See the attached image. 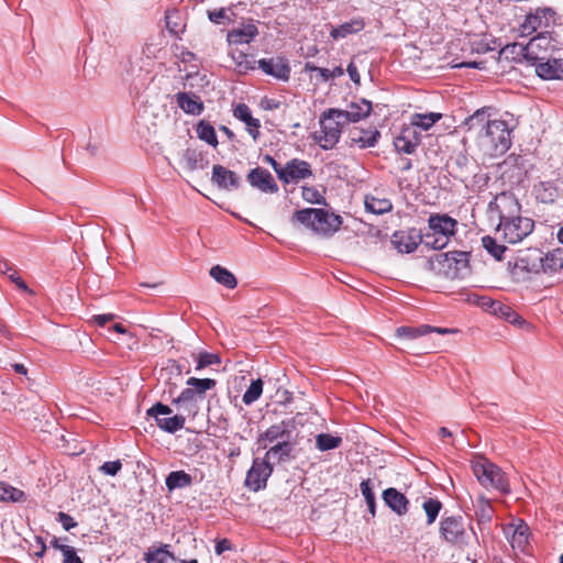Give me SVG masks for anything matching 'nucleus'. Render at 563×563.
Returning <instances> with one entry per match:
<instances>
[{"mask_svg":"<svg viewBox=\"0 0 563 563\" xmlns=\"http://www.w3.org/2000/svg\"><path fill=\"white\" fill-rule=\"evenodd\" d=\"M494 512L495 510L488 499L484 497L477 499L475 506V518L482 531L487 525L490 523Z\"/></svg>","mask_w":563,"mask_h":563,"instance_id":"nucleus-39","label":"nucleus"},{"mask_svg":"<svg viewBox=\"0 0 563 563\" xmlns=\"http://www.w3.org/2000/svg\"><path fill=\"white\" fill-rule=\"evenodd\" d=\"M261 68L266 75L280 80H288L290 76V67L284 57L262 58L258 62Z\"/></svg>","mask_w":563,"mask_h":563,"instance_id":"nucleus-23","label":"nucleus"},{"mask_svg":"<svg viewBox=\"0 0 563 563\" xmlns=\"http://www.w3.org/2000/svg\"><path fill=\"white\" fill-rule=\"evenodd\" d=\"M503 530L514 550L526 551L529 544V527L523 521H520L518 525L508 523Z\"/></svg>","mask_w":563,"mask_h":563,"instance_id":"nucleus-19","label":"nucleus"},{"mask_svg":"<svg viewBox=\"0 0 563 563\" xmlns=\"http://www.w3.org/2000/svg\"><path fill=\"white\" fill-rule=\"evenodd\" d=\"M342 217L324 209H317L313 232L323 236H332L342 225Z\"/></svg>","mask_w":563,"mask_h":563,"instance_id":"nucleus-17","label":"nucleus"},{"mask_svg":"<svg viewBox=\"0 0 563 563\" xmlns=\"http://www.w3.org/2000/svg\"><path fill=\"white\" fill-rule=\"evenodd\" d=\"M472 471L484 488H493L503 495L510 493L509 481L505 472L486 457L482 455L474 457Z\"/></svg>","mask_w":563,"mask_h":563,"instance_id":"nucleus-3","label":"nucleus"},{"mask_svg":"<svg viewBox=\"0 0 563 563\" xmlns=\"http://www.w3.org/2000/svg\"><path fill=\"white\" fill-rule=\"evenodd\" d=\"M9 279L22 291L33 295V290L29 288L25 282L19 276L18 271H13L12 274L9 275Z\"/></svg>","mask_w":563,"mask_h":563,"instance_id":"nucleus-62","label":"nucleus"},{"mask_svg":"<svg viewBox=\"0 0 563 563\" xmlns=\"http://www.w3.org/2000/svg\"><path fill=\"white\" fill-rule=\"evenodd\" d=\"M175 98L178 107L187 114L199 115L205 109L203 102L194 93L177 92Z\"/></svg>","mask_w":563,"mask_h":563,"instance_id":"nucleus-32","label":"nucleus"},{"mask_svg":"<svg viewBox=\"0 0 563 563\" xmlns=\"http://www.w3.org/2000/svg\"><path fill=\"white\" fill-rule=\"evenodd\" d=\"M316 213H317V209H314V208L301 209V210L296 211L292 214L291 221L298 222L313 231Z\"/></svg>","mask_w":563,"mask_h":563,"instance_id":"nucleus-50","label":"nucleus"},{"mask_svg":"<svg viewBox=\"0 0 563 563\" xmlns=\"http://www.w3.org/2000/svg\"><path fill=\"white\" fill-rule=\"evenodd\" d=\"M541 273L553 275L563 269V249H555L551 252H543Z\"/></svg>","mask_w":563,"mask_h":563,"instance_id":"nucleus-35","label":"nucleus"},{"mask_svg":"<svg viewBox=\"0 0 563 563\" xmlns=\"http://www.w3.org/2000/svg\"><path fill=\"white\" fill-rule=\"evenodd\" d=\"M199 399H202L200 395H198L192 387L187 386L177 398L173 399V404L195 417L198 413L197 402Z\"/></svg>","mask_w":563,"mask_h":563,"instance_id":"nucleus-33","label":"nucleus"},{"mask_svg":"<svg viewBox=\"0 0 563 563\" xmlns=\"http://www.w3.org/2000/svg\"><path fill=\"white\" fill-rule=\"evenodd\" d=\"M321 133L314 132L312 134L322 150H332L340 141L342 128L345 125L342 119L336 118V114H328V110L323 111L319 118Z\"/></svg>","mask_w":563,"mask_h":563,"instance_id":"nucleus-4","label":"nucleus"},{"mask_svg":"<svg viewBox=\"0 0 563 563\" xmlns=\"http://www.w3.org/2000/svg\"><path fill=\"white\" fill-rule=\"evenodd\" d=\"M441 118L442 114L438 112L415 113L411 117V125L420 128L423 131H428Z\"/></svg>","mask_w":563,"mask_h":563,"instance_id":"nucleus-46","label":"nucleus"},{"mask_svg":"<svg viewBox=\"0 0 563 563\" xmlns=\"http://www.w3.org/2000/svg\"><path fill=\"white\" fill-rule=\"evenodd\" d=\"M211 181L221 190H234L241 186V177L227 167L216 164L212 167Z\"/></svg>","mask_w":563,"mask_h":563,"instance_id":"nucleus-21","label":"nucleus"},{"mask_svg":"<svg viewBox=\"0 0 563 563\" xmlns=\"http://www.w3.org/2000/svg\"><path fill=\"white\" fill-rule=\"evenodd\" d=\"M379 137L380 132L376 128L361 129L355 126L349 132L350 146H358L360 148L374 147Z\"/></svg>","mask_w":563,"mask_h":563,"instance_id":"nucleus-25","label":"nucleus"},{"mask_svg":"<svg viewBox=\"0 0 563 563\" xmlns=\"http://www.w3.org/2000/svg\"><path fill=\"white\" fill-rule=\"evenodd\" d=\"M186 168L190 172L196 169H203L208 162H203L202 152L195 148H187L181 157Z\"/></svg>","mask_w":563,"mask_h":563,"instance_id":"nucleus-41","label":"nucleus"},{"mask_svg":"<svg viewBox=\"0 0 563 563\" xmlns=\"http://www.w3.org/2000/svg\"><path fill=\"white\" fill-rule=\"evenodd\" d=\"M364 20L362 18H355L338 26H331L330 36L333 40L338 41L351 34H356L361 32L364 29Z\"/></svg>","mask_w":563,"mask_h":563,"instance_id":"nucleus-34","label":"nucleus"},{"mask_svg":"<svg viewBox=\"0 0 563 563\" xmlns=\"http://www.w3.org/2000/svg\"><path fill=\"white\" fill-rule=\"evenodd\" d=\"M420 143V135L412 128H404L394 140V146L398 153L412 154Z\"/></svg>","mask_w":563,"mask_h":563,"instance_id":"nucleus-29","label":"nucleus"},{"mask_svg":"<svg viewBox=\"0 0 563 563\" xmlns=\"http://www.w3.org/2000/svg\"><path fill=\"white\" fill-rule=\"evenodd\" d=\"M454 331L455 330H451L448 328H437V327L422 324L419 327H399L396 329L395 336L400 340L412 341L420 336L427 335L431 332L445 334V333H451Z\"/></svg>","mask_w":563,"mask_h":563,"instance_id":"nucleus-26","label":"nucleus"},{"mask_svg":"<svg viewBox=\"0 0 563 563\" xmlns=\"http://www.w3.org/2000/svg\"><path fill=\"white\" fill-rule=\"evenodd\" d=\"M521 206L512 192L503 191L488 203L490 219L496 216L499 223L520 216Z\"/></svg>","mask_w":563,"mask_h":563,"instance_id":"nucleus-9","label":"nucleus"},{"mask_svg":"<svg viewBox=\"0 0 563 563\" xmlns=\"http://www.w3.org/2000/svg\"><path fill=\"white\" fill-rule=\"evenodd\" d=\"M536 74L544 80L563 79V58H551L538 60L534 65Z\"/></svg>","mask_w":563,"mask_h":563,"instance_id":"nucleus-24","label":"nucleus"},{"mask_svg":"<svg viewBox=\"0 0 563 563\" xmlns=\"http://www.w3.org/2000/svg\"><path fill=\"white\" fill-rule=\"evenodd\" d=\"M342 444V438L330 433H320L316 437V446L319 451H329L339 448Z\"/></svg>","mask_w":563,"mask_h":563,"instance_id":"nucleus-49","label":"nucleus"},{"mask_svg":"<svg viewBox=\"0 0 563 563\" xmlns=\"http://www.w3.org/2000/svg\"><path fill=\"white\" fill-rule=\"evenodd\" d=\"M122 468V463L120 460L104 462L99 471L106 475L115 476Z\"/></svg>","mask_w":563,"mask_h":563,"instance_id":"nucleus-60","label":"nucleus"},{"mask_svg":"<svg viewBox=\"0 0 563 563\" xmlns=\"http://www.w3.org/2000/svg\"><path fill=\"white\" fill-rule=\"evenodd\" d=\"M0 500L21 503L25 500V493L19 488H15L9 484L2 483L0 485Z\"/></svg>","mask_w":563,"mask_h":563,"instance_id":"nucleus-48","label":"nucleus"},{"mask_svg":"<svg viewBox=\"0 0 563 563\" xmlns=\"http://www.w3.org/2000/svg\"><path fill=\"white\" fill-rule=\"evenodd\" d=\"M63 563H84L81 559L77 555L74 548L65 549V555Z\"/></svg>","mask_w":563,"mask_h":563,"instance_id":"nucleus-64","label":"nucleus"},{"mask_svg":"<svg viewBox=\"0 0 563 563\" xmlns=\"http://www.w3.org/2000/svg\"><path fill=\"white\" fill-rule=\"evenodd\" d=\"M423 235L420 231L412 228L409 230L396 231L391 235V244L400 253H412L417 250L419 244L423 245Z\"/></svg>","mask_w":563,"mask_h":563,"instance_id":"nucleus-15","label":"nucleus"},{"mask_svg":"<svg viewBox=\"0 0 563 563\" xmlns=\"http://www.w3.org/2000/svg\"><path fill=\"white\" fill-rule=\"evenodd\" d=\"M297 443L298 438L286 441H278V443H274L268 448L264 457L268 462H271V460L274 461V463L289 462L296 457L294 451Z\"/></svg>","mask_w":563,"mask_h":563,"instance_id":"nucleus-20","label":"nucleus"},{"mask_svg":"<svg viewBox=\"0 0 563 563\" xmlns=\"http://www.w3.org/2000/svg\"><path fill=\"white\" fill-rule=\"evenodd\" d=\"M372 111V102L366 99H361L358 102H352L346 110L330 108L328 114H336V118L342 119L345 124L350 122H358L367 118Z\"/></svg>","mask_w":563,"mask_h":563,"instance_id":"nucleus-16","label":"nucleus"},{"mask_svg":"<svg viewBox=\"0 0 563 563\" xmlns=\"http://www.w3.org/2000/svg\"><path fill=\"white\" fill-rule=\"evenodd\" d=\"M383 500L398 516H404L408 512L409 500L408 498L394 487H389L383 492Z\"/></svg>","mask_w":563,"mask_h":563,"instance_id":"nucleus-30","label":"nucleus"},{"mask_svg":"<svg viewBox=\"0 0 563 563\" xmlns=\"http://www.w3.org/2000/svg\"><path fill=\"white\" fill-rule=\"evenodd\" d=\"M484 249L497 261L503 258L504 253L507 251L505 245L498 244L495 238L486 235L482 239Z\"/></svg>","mask_w":563,"mask_h":563,"instance_id":"nucleus-53","label":"nucleus"},{"mask_svg":"<svg viewBox=\"0 0 563 563\" xmlns=\"http://www.w3.org/2000/svg\"><path fill=\"white\" fill-rule=\"evenodd\" d=\"M257 34L256 24L250 21L230 30L227 34V41L230 45L249 44Z\"/></svg>","mask_w":563,"mask_h":563,"instance_id":"nucleus-28","label":"nucleus"},{"mask_svg":"<svg viewBox=\"0 0 563 563\" xmlns=\"http://www.w3.org/2000/svg\"><path fill=\"white\" fill-rule=\"evenodd\" d=\"M209 274L217 283L223 285L229 289H233L238 285L235 276L229 269L221 265L212 266Z\"/></svg>","mask_w":563,"mask_h":563,"instance_id":"nucleus-40","label":"nucleus"},{"mask_svg":"<svg viewBox=\"0 0 563 563\" xmlns=\"http://www.w3.org/2000/svg\"><path fill=\"white\" fill-rule=\"evenodd\" d=\"M499 56L506 59H516L521 56L526 59V45L519 43L507 44L499 51Z\"/></svg>","mask_w":563,"mask_h":563,"instance_id":"nucleus-55","label":"nucleus"},{"mask_svg":"<svg viewBox=\"0 0 563 563\" xmlns=\"http://www.w3.org/2000/svg\"><path fill=\"white\" fill-rule=\"evenodd\" d=\"M428 267L437 275L448 279H463L471 274L470 253L452 251L430 256Z\"/></svg>","mask_w":563,"mask_h":563,"instance_id":"nucleus-1","label":"nucleus"},{"mask_svg":"<svg viewBox=\"0 0 563 563\" xmlns=\"http://www.w3.org/2000/svg\"><path fill=\"white\" fill-rule=\"evenodd\" d=\"M263 391V382L261 378L252 380L245 393L243 394L242 400L245 405H251L256 401Z\"/></svg>","mask_w":563,"mask_h":563,"instance_id":"nucleus-54","label":"nucleus"},{"mask_svg":"<svg viewBox=\"0 0 563 563\" xmlns=\"http://www.w3.org/2000/svg\"><path fill=\"white\" fill-rule=\"evenodd\" d=\"M221 363L220 355L217 353L200 352L197 356V371H201L212 365H219Z\"/></svg>","mask_w":563,"mask_h":563,"instance_id":"nucleus-56","label":"nucleus"},{"mask_svg":"<svg viewBox=\"0 0 563 563\" xmlns=\"http://www.w3.org/2000/svg\"><path fill=\"white\" fill-rule=\"evenodd\" d=\"M510 133L506 121L493 120L486 125L483 136L487 139L496 153L504 154L511 145Z\"/></svg>","mask_w":563,"mask_h":563,"instance_id":"nucleus-10","label":"nucleus"},{"mask_svg":"<svg viewBox=\"0 0 563 563\" xmlns=\"http://www.w3.org/2000/svg\"><path fill=\"white\" fill-rule=\"evenodd\" d=\"M556 18L558 14L552 8H538L534 12L526 15L520 24V30L522 34L530 35L539 27H549L551 24H555Z\"/></svg>","mask_w":563,"mask_h":563,"instance_id":"nucleus-12","label":"nucleus"},{"mask_svg":"<svg viewBox=\"0 0 563 563\" xmlns=\"http://www.w3.org/2000/svg\"><path fill=\"white\" fill-rule=\"evenodd\" d=\"M169 544H162L161 547L152 545L145 552L143 560L146 563H169L175 561L174 553L169 551Z\"/></svg>","mask_w":563,"mask_h":563,"instance_id":"nucleus-36","label":"nucleus"},{"mask_svg":"<svg viewBox=\"0 0 563 563\" xmlns=\"http://www.w3.org/2000/svg\"><path fill=\"white\" fill-rule=\"evenodd\" d=\"M534 228V222L530 218L518 216L503 223H498L496 234L510 244L518 243L528 236Z\"/></svg>","mask_w":563,"mask_h":563,"instance_id":"nucleus-8","label":"nucleus"},{"mask_svg":"<svg viewBox=\"0 0 563 563\" xmlns=\"http://www.w3.org/2000/svg\"><path fill=\"white\" fill-rule=\"evenodd\" d=\"M439 532L441 538L450 544H460L464 542L466 530L462 516L442 517Z\"/></svg>","mask_w":563,"mask_h":563,"instance_id":"nucleus-13","label":"nucleus"},{"mask_svg":"<svg viewBox=\"0 0 563 563\" xmlns=\"http://www.w3.org/2000/svg\"><path fill=\"white\" fill-rule=\"evenodd\" d=\"M366 211L374 214H384L393 209V203L386 198H376L374 196L365 197Z\"/></svg>","mask_w":563,"mask_h":563,"instance_id":"nucleus-44","label":"nucleus"},{"mask_svg":"<svg viewBox=\"0 0 563 563\" xmlns=\"http://www.w3.org/2000/svg\"><path fill=\"white\" fill-rule=\"evenodd\" d=\"M475 303L482 307L485 311L495 314L511 324H521L523 320L521 317L514 311L509 306L504 305L500 301L494 300L487 296L476 297Z\"/></svg>","mask_w":563,"mask_h":563,"instance_id":"nucleus-14","label":"nucleus"},{"mask_svg":"<svg viewBox=\"0 0 563 563\" xmlns=\"http://www.w3.org/2000/svg\"><path fill=\"white\" fill-rule=\"evenodd\" d=\"M298 424L299 422L297 421V417H291L282 420L279 423L271 426L258 435V448L267 449L269 444L278 443V441L298 438Z\"/></svg>","mask_w":563,"mask_h":563,"instance_id":"nucleus-5","label":"nucleus"},{"mask_svg":"<svg viewBox=\"0 0 563 563\" xmlns=\"http://www.w3.org/2000/svg\"><path fill=\"white\" fill-rule=\"evenodd\" d=\"M172 412L173 411L169 406L163 402H156L155 405L147 409L146 416L157 421V419H162L161 416H169Z\"/></svg>","mask_w":563,"mask_h":563,"instance_id":"nucleus-58","label":"nucleus"},{"mask_svg":"<svg viewBox=\"0 0 563 563\" xmlns=\"http://www.w3.org/2000/svg\"><path fill=\"white\" fill-rule=\"evenodd\" d=\"M185 421L186 418L183 415H174L173 417L157 419L155 422L161 430L167 433H175L184 428Z\"/></svg>","mask_w":563,"mask_h":563,"instance_id":"nucleus-45","label":"nucleus"},{"mask_svg":"<svg viewBox=\"0 0 563 563\" xmlns=\"http://www.w3.org/2000/svg\"><path fill=\"white\" fill-rule=\"evenodd\" d=\"M556 51H560L559 42L552 33L541 32L526 45V60L530 65H534L538 60H544Z\"/></svg>","mask_w":563,"mask_h":563,"instance_id":"nucleus-7","label":"nucleus"},{"mask_svg":"<svg viewBox=\"0 0 563 563\" xmlns=\"http://www.w3.org/2000/svg\"><path fill=\"white\" fill-rule=\"evenodd\" d=\"M471 166V159L463 151L454 153L448 163L450 174L461 181H465L472 174Z\"/></svg>","mask_w":563,"mask_h":563,"instance_id":"nucleus-27","label":"nucleus"},{"mask_svg":"<svg viewBox=\"0 0 563 563\" xmlns=\"http://www.w3.org/2000/svg\"><path fill=\"white\" fill-rule=\"evenodd\" d=\"M360 488H361L362 495L365 498V501L375 500V494H374L373 488L371 486V481L369 479L362 481V483L360 485Z\"/></svg>","mask_w":563,"mask_h":563,"instance_id":"nucleus-63","label":"nucleus"},{"mask_svg":"<svg viewBox=\"0 0 563 563\" xmlns=\"http://www.w3.org/2000/svg\"><path fill=\"white\" fill-rule=\"evenodd\" d=\"M492 121L493 120L488 119V114L486 113V110L483 108L475 111L472 115L465 119L463 124L468 131H476L478 136H483L486 130V125Z\"/></svg>","mask_w":563,"mask_h":563,"instance_id":"nucleus-37","label":"nucleus"},{"mask_svg":"<svg viewBox=\"0 0 563 563\" xmlns=\"http://www.w3.org/2000/svg\"><path fill=\"white\" fill-rule=\"evenodd\" d=\"M443 505L439 499L434 498H427L423 504L422 508L427 515V525L431 526L437 520Z\"/></svg>","mask_w":563,"mask_h":563,"instance_id":"nucleus-51","label":"nucleus"},{"mask_svg":"<svg viewBox=\"0 0 563 563\" xmlns=\"http://www.w3.org/2000/svg\"><path fill=\"white\" fill-rule=\"evenodd\" d=\"M230 55L239 73L245 74L249 70L255 69L253 56H249L246 53L239 49H232Z\"/></svg>","mask_w":563,"mask_h":563,"instance_id":"nucleus-43","label":"nucleus"},{"mask_svg":"<svg viewBox=\"0 0 563 563\" xmlns=\"http://www.w3.org/2000/svg\"><path fill=\"white\" fill-rule=\"evenodd\" d=\"M457 221L448 214L434 213L428 219V231L422 233L423 246L432 250L444 249L456 233Z\"/></svg>","mask_w":563,"mask_h":563,"instance_id":"nucleus-2","label":"nucleus"},{"mask_svg":"<svg viewBox=\"0 0 563 563\" xmlns=\"http://www.w3.org/2000/svg\"><path fill=\"white\" fill-rule=\"evenodd\" d=\"M191 476L185 471H173L167 475L165 479V484L168 490L188 487L191 485Z\"/></svg>","mask_w":563,"mask_h":563,"instance_id":"nucleus-42","label":"nucleus"},{"mask_svg":"<svg viewBox=\"0 0 563 563\" xmlns=\"http://www.w3.org/2000/svg\"><path fill=\"white\" fill-rule=\"evenodd\" d=\"M233 115L238 120L245 123L249 134L252 136V139L254 141H257L260 137V134H261L260 133L261 122L258 119L253 118L249 106L245 103H239L233 109Z\"/></svg>","mask_w":563,"mask_h":563,"instance_id":"nucleus-31","label":"nucleus"},{"mask_svg":"<svg viewBox=\"0 0 563 563\" xmlns=\"http://www.w3.org/2000/svg\"><path fill=\"white\" fill-rule=\"evenodd\" d=\"M533 191L538 201L552 203L559 196V189L554 181H540L534 185Z\"/></svg>","mask_w":563,"mask_h":563,"instance_id":"nucleus-38","label":"nucleus"},{"mask_svg":"<svg viewBox=\"0 0 563 563\" xmlns=\"http://www.w3.org/2000/svg\"><path fill=\"white\" fill-rule=\"evenodd\" d=\"M217 382L212 378H197L190 377L187 379L186 385L194 388V390L200 395L201 398L205 397L207 390L212 389L216 386Z\"/></svg>","mask_w":563,"mask_h":563,"instance_id":"nucleus-52","label":"nucleus"},{"mask_svg":"<svg viewBox=\"0 0 563 563\" xmlns=\"http://www.w3.org/2000/svg\"><path fill=\"white\" fill-rule=\"evenodd\" d=\"M246 179L252 187H255L263 192L275 194L278 191V186L273 175L262 167L251 169Z\"/></svg>","mask_w":563,"mask_h":563,"instance_id":"nucleus-22","label":"nucleus"},{"mask_svg":"<svg viewBox=\"0 0 563 563\" xmlns=\"http://www.w3.org/2000/svg\"><path fill=\"white\" fill-rule=\"evenodd\" d=\"M279 180L285 184L298 183L299 180L307 179L313 175L311 165L307 161L292 158L286 163Z\"/></svg>","mask_w":563,"mask_h":563,"instance_id":"nucleus-18","label":"nucleus"},{"mask_svg":"<svg viewBox=\"0 0 563 563\" xmlns=\"http://www.w3.org/2000/svg\"><path fill=\"white\" fill-rule=\"evenodd\" d=\"M542 255L543 251L537 247L519 250L515 262H508L511 275L519 279L520 273L540 274L543 267Z\"/></svg>","mask_w":563,"mask_h":563,"instance_id":"nucleus-6","label":"nucleus"},{"mask_svg":"<svg viewBox=\"0 0 563 563\" xmlns=\"http://www.w3.org/2000/svg\"><path fill=\"white\" fill-rule=\"evenodd\" d=\"M57 521L62 523L63 528L66 531H69L70 529L77 526V522L74 520V518L70 515L63 511H59L57 514Z\"/></svg>","mask_w":563,"mask_h":563,"instance_id":"nucleus-61","label":"nucleus"},{"mask_svg":"<svg viewBox=\"0 0 563 563\" xmlns=\"http://www.w3.org/2000/svg\"><path fill=\"white\" fill-rule=\"evenodd\" d=\"M273 473V464L265 457H255L251 468L247 471L245 486L253 492H258L266 487L267 479Z\"/></svg>","mask_w":563,"mask_h":563,"instance_id":"nucleus-11","label":"nucleus"},{"mask_svg":"<svg viewBox=\"0 0 563 563\" xmlns=\"http://www.w3.org/2000/svg\"><path fill=\"white\" fill-rule=\"evenodd\" d=\"M196 133L201 141H205L212 147L218 146L219 142L216 135V130L209 122L205 120L199 121L196 126Z\"/></svg>","mask_w":563,"mask_h":563,"instance_id":"nucleus-47","label":"nucleus"},{"mask_svg":"<svg viewBox=\"0 0 563 563\" xmlns=\"http://www.w3.org/2000/svg\"><path fill=\"white\" fill-rule=\"evenodd\" d=\"M208 18L214 24H227L231 22L228 10L224 8L209 10Z\"/></svg>","mask_w":563,"mask_h":563,"instance_id":"nucleus-59","label":"nucleus"},{"mask_svg":"<svg viewBox=\"0 0 563 563\" xmlns=\"http://www.w3.org/2000/svg\"><path fill=\"white\" fill-rule=\"evenodd\" d=\"M302 198L307 202L327 206L325 198L314 187H302Z\"/></svg>","mask_w":563,"mask_h":563,"instance_id":"nucleus-57","label":"nucleus"}]
</instances>
